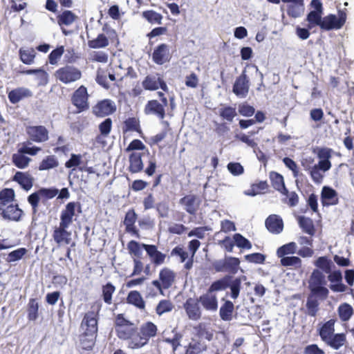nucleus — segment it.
I'll return each mask as SVG.
<instances>
[{
    "instance_id": "f257e3e1",
    "label": "nucleus",
    "mask_w": 354,
    "mask_h": 354,
    "mask_svg": "<svg viewBox=\"0 0 354 354\" xmlns=\"http://www.w3.org/2000/svg\"><path fill=\"white\" fill-rule=\"evenodd\" d=\"M115 330L117 337L125 341L130 349H139L145 346L140 335L138 327L131 321L127 319L122 313L115 317Z\"/></svg>"
},
{
    "instance_id": "f03ea898",
    "label": "nucleus",
    "mask_w": 354,
    "mask_h": 354,
    "mask_svg": "<svg viewBox=\"0 0 354 354\" xmlns=\"http://www.w3.org/2000/svg\"><path fill=\"white\" fill-rule=\"evenodd\" d=\"M336 319L320 323L317 328V333L322 342L333 350H339L347 344L346 335L344 333H335Z\"/></svg>"
},
{
    "instance_id": "7ed1b4c3",
    "label": "nucleus",
    "mask_w": 354,
    "mask_h": 354,
    "mask_svg": "<svg viewBox=\"0 0 354 354\" xmlns=\"http://www.w3.org/2000/svg\"><path fill=\"white\" fill-rule=\"evenodd\" d=\"M59 193L58 198H68L70 193L67 188H62L60 192L57 188H40L28 196V202L32 207L33 214H36L39 210V203L41 201L46 204L48 200L55 198Z\"/></svg>"
},
{
    "instance_id": "20e7f679",
    "label": "nucleus",
    "mask_w": 354,
    "mask_h": 354,
    "mask_svg": "<svg viewBox=\"0 0 354 354\" xmlns=\"http://www.w3.org/2000/svg\"><path fill=\"white\" fill-rule=\"evenodd\" d=\"M242 279H245V277L243 276L242 277L233 278L231 275H225L223 277L214 281L209 286L208 292L221 291L230 288L231 290V297L236 299L239 296Z\"/></svg>"
},
{
    "instance_id": "39448f33",
    "label": "nucleus",
    "mask_w": 354,
    "mask_h": 354,
    "mask_svg": "<svg viewBox=\"0 0 354 354\" xmlns=\"http://www.w3.org/2000/svg\"><path fill=\"white\" fill-rule=\"evenodd\" d=\"M101 308V303L95 301L91 305V310L84 313L80 324V328L83 332L97 334L99 314Z\"/></svg>"
},
{
    "instance_id": "423d86ee",
    "label": "nucleus",
    "mask_w": 354,
    "mask_h": 354,
    "mask_svg": "<svg viewBox=\"0 0 354 354\" xmlns=\"http://www.w3.org/2000/svg\"><path fill=\"white\" fill-rule=\"evenodd\" d=\"M127 250L133 263V268L130 277L140 275L142 272L145 266L142 262V250L140 243L131 240L127 243Z\"/></svg>"
},
{
    "instance_id": "0eeeda50",
    "label": "nucleus",
    "mask_w": 354,
    "mask_h": 354,
    "mask_svg": "<svg viewBox=\"0 0 354 354\" xmlns=\"http://www.w3.org/2000/svg\"><path fill=\"white\" fill-rule=\"evenodd\" d=\"M55 77L60 82L68 84L75 82L82 78L81 71L71 65H65L55 72Z\"/></svg>"
},
{
    "instance_id": "6e6552de",
    "label": "nucleus",
    "mask_w": 354,
    "mask_h": 354,
    "mask_svg": "<svg viewBox=\"0 0 354 354\" xmlns=\"http://www.w3.org/2000/svg\"><path fill=\"white\" fill-rule=\"evenodd\" d=\"M176 274L175 272L168 267L160 269L158 279L153 280L151 284L163 295V290L171 288L175 282Z\"/></svg>"
},
{
    "instance_id": "1a4fd4ad",
    "label": "nucleus",
    "mask_w": 354,
    "mask_h": 354,
    "mask_svg": "<svg viewBox=\"0 0 354 354\" xmlns=\"http://www.w3.org/2000/svg\"><path fill=\"white\" fill-rule=\"evenodd\" d=\"M71 102L76 109V113H80L89 109V94L87 88L80 86L75 89L71 96Z\"/></svg>"
},
{
    "instance_id": "9d476101",
    "label": "nucleus",
    "mask_w": 354,
    "mask_h": 354,
    "mask_svg": "<svg viewBox=\"0 0 354 354\" xmlns=\"http://www.w3.org/2000/svg\"><path fill=\"white\" fill-rule=\"evenodd\" d=\"M326 284V281L324 273L318 269L314 270L310 277V291L313 293H319L321 299H326L329 294L328 288L324 287Z\"/></svg>"
},
{
    "instance_id": "9b49d317",
    "label": "nucleus",
    "mask_w": 354,
    "mask_h": 354,
    "mask_svg": "<svg viewBox=\"0 0 354 354\" xmlns=\"http://www.w3.org/2000/svg\"><path fill=\"white\" fill-rule=\"evenodd\" d=\"M346 20V13L345 11L338 10V15L329 14L323 17L320 29L322 30H339L343 27Z\"/></svg>"
},
{
    "instance_id": "f8f14e48",
    "label": "nucleus",
    "mask_w": 354,
    "mask_h": 354,
    "mask_svg": "<svg viewBox=\"0 0 354 354\" xmlns=\"http://www.w3.org/2000/svg\"><path fill=\"white\" fill-rule=\"evenodd\" d=\"M239 265L240 260L239 258L228 257L223 259L216 261L212 266L216 272H228L234 274L237 273Z\"/></svg>"
},
{
    "instance_id": "ddd939ff",
    "label": "nucleus",
    "mask_w": 354,
    "mask_h": 354,
    "mask_svg": "<svg viewBox=\"0 0 354 354\" xmlns=\"http://www.w3.org/2000/svg\"><path fill=\"white\" fill-rule=\"evenodd\" d=\"M26 133L28 138L34 142H45L49 139V131L43 125H30L26 127Z\"/></svg>"
},
{
    "instance_id": "4468645a",
    "label": "nucleus",
    "mask_w": 354,
    "mask_h": 354,
    "mask_svg": "<svg viewBox=\"0 0 354 354\" xmlns=\"http://www.w3.org/2000/svg\"><path fill=\"white\" fill-rule=\"evenodd\" d=\"M76 212L80 214L82 212V205L78 201L68 203L64 209L60 214V223L71 225L73 221V217L76 215Z\"/></svg>"
},
{
    "instance_id": "2eb2a0df",
    "label": "nucleus",
    "mask_w": 354,
    "mask_h": 354,
    "mask_svg": "<svg viewBox=\"0 0 354 354\" xmlns=\"http://www.w3.org/2000/svg\"><path fill=\"white\" fill-rule=\"evenodd\" d=\"M116 111V106L110 99L98 101L93 107L92 113L98 118H104L113 114Z\"/></svg>"
},
{
    "instance_id": "dca6fc26",
    "label": "nucleus",
    "mask_w": 354,
    "mask_h": 354,
    "mask_svg": "<svg viewBox=\"0 0 354 354\" xmlns=\"http://www.w3.org/2000/svg\"><path fill=\"white\" fill-rule=\"evenodd\" d=\"M107 35L108 37L103 33L99 34L95 39L88 41V46L91 48L94 49L103 48L109 46V40L111 42L118 40V35L115 30L109 29L107 30Z\"/></svg>"
},
{
    "instance_id": "f3484780",
    "label": "nucleus",
    "mask_w": 354,
    "mask_h": 354,
    "mask_svg": "<svg viewBox=\"0 0 354 354\" xmlns=\"http://www.w3.org/2000/svg\"><path fill=\"white\" fill-rule=\"evenodd\" d=\"M69 226L59 222V226L54 227L52 236L58 246L68 245L71 243V232L67 230Z\"/></svg>"
},
{
    "instance_id": "a211bd4d",
    "label": "nucleus",
    "mask_w": 354,
    "mask_h": 354,
    "mask_svg": "<svg viewBox=\"0 0 354 354\" xmlns=\"http://www.w3.org/2000/svg\"><path fill=\"white\" fill-rule=\"evenodd\" d=\"M142 250H145L153 267L156 268L165 262L167 255L158 250L156 245L140 243Z\"/></svg>"
},
{
    "instance_id": "6ab92c4d",
    "label": "nucleus",
    "mask_w": 354,
    "mask_h": 354,
    "mask_svg": "<svg viewBox=\"0 0 354 354\" xmlns=\"http://www.w3.org/2000/svg\"><path fill=\"white\" fill-rule=\"evenodd\" d=\"M171 58L169 46L167 44H160L153 50L152 60L158 65H162L169 62Z\"/></svg>"
},
{
    "instance_id": "aec40b11",
    "label": "nucleus",
    "mask_w": 354,
    "mask_h": 354,
    "mask_svg": "<svg viewBox=\"0 0 354 354\" xmlns=\"http://www.w3.org/2000/svg\"><path fill=\"white\" fill-rule=\"evenodd\" d=\"M319 300H322L321 299V296L319 293H313V292H310L308 294L306 302V315L315 317H317L319 311Z\"/></svg>"
},
{
    "instance_id": "412c9836",
    "label": "nucleus",
    "mask_w": 354,
    "mask_h": 354,
    "mask_svg": "<svg viewBox=\"0 0 354 354\" xmlns=\"http://www.w3.org/2000/svg\"><path fill=\"white\" fill-rule=\"evenodd\" d=\"M143 88L147 91H156L160 88L164 91H168V87L165 80L160 77L149 75L142 82Z\"/></svg>"
},
{
    "instance_id": "4be33fe9",
    "label": "nucleus",
    "mask_w": 354,
    "mask_h": 354,
    "mask_svg": "<svg viewBox=\"0 0 354 354\" xmlns=\"http://www.w3.org/2000/svg\"><path fill=\"white\" fill-rule=\"evenodd\" d=\"M77 19L78 17L69 10H65L56 16L57 24L59 26L62 33L65 35H68V32L64 27L71 26Z\"/></svg>"
},
{
    "instance_id": "5701e85b",
    "label": "nucleus",
    "mask_w": 354,
    "mask_h": 354,
    "mask_svg": "<svg viewBox=\"0 0 354 354\" xmlns=\"http://www.w3.org/2000/svg\"><path fill=\"white\" fill-rule=\"evenodd\" d=\"M183 306L189 319L197 321L201 318L202 312L197 299L188 298Z\"/></svg>"
},
{
    "instance_id": "b1692460",
    "label": "nucleus",
    "mask_w": 354,
    "mask_h": 354,
    "mask_svg": "<svg viewBox=\"0 0 354 354\" xmlns=\"http://www.w3.org/2000/svg\"><path fill=\"white\" fill-rule=\"evenodd\" d=\"M249 80L245 72L242 73L235 80L233 85L234 93L241 97H245L249 91Z\"/></svg>"
},
{
    "instance_id": "393cba45",
    "label": "nucleus",
    "mask_w": 354,
    "mask_h": 354,
    "mask_svg": "<svg viewBox=\"0 0 354 354\" xmlns=\"http://www.w3.org/2000/svg\"><path fill=\"white\" fill-rule=\"evenodd\" d=\"M168 104L159 102L157 100H151L147 102L145 106V113L147 115L153 114L162 120L165 117V108Z\"/></svg>"
},
{
    "instance_id": "a878e982",
    "label": "nucleus",
    "mask_w": 354,
    "mask_h": 354,
    "mask_svg": "<svg viewBox=\"0 0 354 354\" xmlns=\"http://www.w3.org/2000/svg\"><path fill=\"white\" fill-rule=\"evenodd\" d=\"M137 217L135 210L133 209H129L125 214L123 223L125 226V232L139 239L140 237V232L135 225Z\"/></svg>"
},
{
    "instance_id": "bb28decb",
    "label": "nucleus",
    "mask_w": 354,
    "mask_h": 354,
    "mask_svg": "<svg viewBox=\"0 0 354 354\" xmlns=\"http://www.w3.org/2000/svg\"><path fill=\"white\" fill-rule=\"evenodd\" d=\"M321 202L323 206L336 205L339 203L337 192L330 187H323L321 192Z\"/></svg>"
},
{
    "instance_id": "cd10ccee",
    "label": "nucleus",
    "mask_w": 354,
    "mask_h": 354,
    "mask_svg": "<svg viewBox=\"0 0 354 354\" xmlns=\"http://www.w3.org/2000/svg\"><path fill=\"white\" fill-rule=\"evenodd\" d=\"M179 203L183 205L185 210L191 215H195L200 206V201L194 194L183 196L180 199Z\"/></svg>"
},
{
    "instance_id": "c85d7f7f",
    "label": "nucleus",
    "mask_w": 354,
    "mask_h": 354,
    "mask_svg": "<svg viewBox=\"0 0 354 354\" xmlns=\"http://www.w3.org/2000/svg\"><path fill=\"white\" fill-rule=\"evenodd\" d=\"M138 329L145 346L149 343L150 339L157 335L158 330V326L150 321L143 323Z\"/></svg>"
},
{
    "instance_id": "c756f323",
    "label": "nucleus",
    "mask_w": 354,
    "mask_h": 354,
    "mask_svg": "<svg viewBox=\"0 0 354 354\" xmlns=\"http://www.w3.org/2000/svg\"><path fill=\"white\" fill-rule=\"evenodd\" d=\"M1 216L6 220L19 221L23 214V211L19 208L17 205L10 204L3 206L0 209Z\"/></svg>"
},
{
    "instance_id": "7c9ffc66",
    "label": "nucleus",
    "mask_w": 354,
    "mask_h": 354,
    "mask_svg": "<svg viewBox=\"0 0 354 354\" xmlns=\"http://www.w3.org/2000/svg\"><path fill=\"white\" fill-rule=\"evenodd\" d=\"M330 167V161H319L318 164L315 165L309 171L312 180L317 183H321L324 178L322 172L329 170Z\"/></svg>"
},
{
    "instance_id": "2f4dec72",
    "label": "nucleus",
    "mask_w": 354,
    "mask_h": 354,
    "mask_svg": "<svg viewBox=\"0 0 354 354\" xmlns=\"http://www.w3.org/2000/svg\"><path fill=\"white\" fill-rule=\"evenodd\" d=\"M328 281L332 283L330 285V288L333 292H342L346 291V286L342 283V274L340 270L330 271V273H327Z\"/></svg>"
},
{
    "instance_id": "473e14b6",
    "label": "nucleus",
    "mask_w": 354,
    "mask_h": 354,
    "mask_svg": "<svg viewBox=\"0 0 354 354\" xmlns=\"http://www.w3.org/2000/svg\"><path fill=\"white\" fill-rule=\"evenodd\" d=\"M32 92L27 88L18 87L12 89L8 93V97L11 104H15L24 98L30 97Z\"/></svg>"
},
{
    "instance_id": "72a5a7b5",
    "label": "nucleus",
    "mask_w": 354,
    "mask_h": 354,
    "mask_svg": "<svg viewBox=\"0 0 354 354\" xmlns=\"http://www.w3.org/2000/svg\"><path fill=\"white\" fill-rule=\"evenodd\" d=\"M267 230L272 234H279L283 228L282 219L276 214L270 215L265 222Z\"/></svg>"
},
{
    "instance_id": "f704fd0d",
    "label": "nucleus",
    "mask_w": 354,
    "mask_h": 354,
    "mask_svg": "<svg viewBox=\"0 0 354 354\" xmlns=\"http://www.w3.org/2000/svg\"><path fill=\"white\" fill-rule=\"evenodd\" d=\"M97 334L83 332L79 335L80 346L83 350L90 351L94 347Z\"/></svg>"
},
{
    "instance_id": "c9c22d12",
    "label": "nucleus",
    "mask_w": 354,
    "mask_h": 354,
    "mask_svg": "<svg viewBox=\"0 0 354 354\" xmlns=\"http://www.w3.org/2000/svg\"><path fill=\"white\" fill-rule=\"evenodd\" d=\"M211 293L207 291V293L202 295L197 299L205 310L215 311L218 308V301L216 295Z\"/></svg>"
},
{
    "instance_id": "e433bc0d",
    "label": "nucleus",
    "mask_w": 354,
    "mask_h": 354,
    "mask_svg": "<svg viewBox=\"0 0 354 354\" xmlns=\"http://www.w3.org/2000/svg\"><path fill=\"white\" fill-rule=\"evenodd\" d=\"M129 166L128 170L132 174H136L143 170V162L142 154L138 152H133L129 157Z\"/></svg>"
},
{
    "instance_id": "4c0bfd02",
    "label": "nucleus",
    "mask_w": 354,
    "mask_h": 354,
    "mask_svg": "<svg viewBox=\"0 0 354 354\" xmlns=\"http://www.w3.org/2000/svg\"><path fill=\"white\" fill-rule=\"evenodd\" d=\"M126 301L141 310H145L146 306L145 301L138 290H131L127 295Z\"/></svg>"
},
{
    "instance_id": "58836bf2",
    "label": "nucleus",
    "mask_w": 354,
    "mask_h": 354,
    "mask_svg": "<svg viewBox=\"0 0 354 354\" xmlns=\"http://www.w3.org/2000/svg\"><path fill=\"white\" fill-rule=\"evenodd\" d=\"M269 178L270 180L272 187L278 191L279 192L287 193V188L285 185L284 179L281 174L276 171H270L269 174Z\"/></svg>"
},
{
    "instance_id": "ea45409f",
    "label": "nucleus",
    "mask_w": 354,
    "mask_h": 354,
    "mask_svg": "<svg viewBox=\"0 0 354 354\" xmlns=\"http://www.w3.org/2000/svg\"><path fill=\"white\" fill-rule=\"evenodd\" d=\"M13 180L17 182L26 191L30 189L33 185L32 178L29 174L21 171L16 172Z\"/></svg>"
},
{
    "instance_id": "a19ab883",
    "label": "nucleus",
    "mask_w": 354,
    "mask_h": 354,
    "mask_svg": "<svg viewBox=\"0 0 354 354\" xmlns=\"http://www.w3.org/2000/svg\"><path fill=\"white\" fill-rule=\"evenodd\" d=\"M39 302L37 298H30L28 300L26 311L28 321H35L39 317Z\"/></svg>"
},
{
    "instance_id": "79ce46f5",
    "label": "nucleus",
    "mask_w": 354,
    "mask_h": 354,
    "mask_svg": "<svg viewBox=\"0 0 354 354\" xmlns=\"http://www.w3.org/2000/svg\"><path fill=\"white\" fill-rule=\"evenodd\" d=\"M234 310V304L229 300H226L221 306L219 315L222 320L229 322L232 319V315Z\"/></svg>"
},
{
    "instance_id": "37998d69",
    "label": "nucleus",
    "mask_w": 354,
    "mask_h": 354,
    "mask_svg": "<svg viewBox=\"0 0 354 354\" xmlns=\"http://www.w3.org/2000/svg\"><path fill=\"white\" fill-rule=\"evenodd\" d=\"M141 17L151 24H162L163 16L153 10H146L141 13Z\"/></svg>"
},
{
    "instance_id": "c03bdc74",
    "label": "nucleus",
    "mask_w": 354,
    "mask_h": 354,
    "mask_svg": "<svg viewBox=\"0 0 354 354\" xmlns=\"http://www.w3.org/2000/svg\"><path fill=\"white\" fill-rule=\"evenodd\" d=\"M19 59L25 64L30 65L35 62L36 52L33 48H20L19 50Z\"/></svg>"
},
{
    "instance_id": "a18cd8bd",
    "label": "nucleus",
    "mask_w": 354,
    "mask_h": 354,
    "mask_svg": "<svg viewBox=\"0 0 354 354\" xmlns=\"http://www.w3.org/2000/svg\"><path fill=\"white\" fill-rule=\"evenodd\" d=\"M352 306L348 303H342L337 308V314L342 322H348L353 315Z\"/></svg>"
},
{
    "instance_id": "49530a36",
    "label": "nucleus",
    "mask_w": 354,
    "mask_h": 354,
    "mask_svg": "<svg viewBox=\"0 0 354 354\" xmlns=\"http://www.w3.org/2000/svg\"><path fill=\"white\" fill-rule=\"evenodd\" d=\"M115 290V286L111 282L102 286V298L106 304L111 305L113 303V295Z\"/></svg>"
},
{
    "instance_id": "de8ad7c7",
    "label": "nucleus",
    "mask_w": 354,
    "mask_h": 354,
    "mask_svg": "<svg viewBox=\"0 0 354 354\" xmlns=\"http://www.w3.org/2000/svg\"><path fill=\"white\" fill-rule=\"evenodd\" d=\"M268 187L269 185L266 180L259 181L252 184L250 188L245 192V194L248 196H254L258 194H264Z\"/></svg>"
},
{
    "instance_id": "09e8293b",
    "label": "nucleus",
    "mask_w": 354,
    "mask_h": 354,
    "mask_svg": "<svg viewBox=\"0 0 354 354\" xmlns=\"http://www.w3.org/2000/svg\"><path fill=\"white\" fill-rule=\"evenodd\" d=\"M219 116L228 122H232L236 116V108L229 105H222L218 110Z\"/></svg>"
},
{
    "instance_id": "8fccbe9b",
    "label": "nucleus",
    "mask_w": 354,
    "mask_h": 354,
    "mask_svg": "<svg viewBox=\"0 0 354 354\" xmlns=\"http://www.w3.org/2000/svg\"><path fill=\"white\" fill-rule=\"evenodd\" d=\"M314 264L319 270L326 274L330 273L335 266L333 261L326 256L318 257Z\"/></svg>"
},
{
    "instance_id": "3c124183",
    "label": "nucleus",
    "mask_w": 354,
    "mask_h": 354,
    "mask_svg": "<svg viewBox=\"0 0 354 354\" xmlns=\"http://www.w3.org/2000/svg\"><path fill=\"white\" fill-rule=\"evenodd\" d=\"M323 12L311 10L306 16V20L308 21L307 27L312 29L314 27L319 26L320 28Z\"/></svg>"
},
{
    "instance_id": "603ef678",
    "label": "nucleus",
    "mask_w": 354,
    "mask_h": 354,
    "mask_svg": "<svg viewBox=\"0 0 354 354\" xmlns=\"http://www.w3.org/2000/svg\"><path fill=\"white\" fill-rule=\"evenodd\" d=\"M122 130L124 133L128 131L141 133L142 130L139 119L136 117L128 118L124 121Z\"/></svg>"
},
{
    "instance_id": "864d4df0",
    "label": "nucleus",
    "mask_w": 354,
    "mask_h": 354,
    "mask_svg": "<svg viewBox=\"0 0 354 354\" xmlns=\"http://www.w3.org/2000/svg\"><path fill=\"white\" fill-rule=\"evenodd\" d=\"M298 221L300 227L305 233L310 236H313L315 234V228L311 218L305 216H299Z\"/></svg>"
},
{
    "instance_id": "5fc2aeb1",
    "label": "nucleus",
    "mask_w": 354,
    "mask_h": 354,
    "mask_svg": "<svg viewBox=\"0 0 354 354\" xmlns=\"http://www.w3.org/2000/svg\"><path fill=\"white\" fill-rule=\"evenodd\" d=\"M59 165V161L54 155H49L45 157L39 165V169L40 171L49 170L50 169L56 168Z\"/></svg>"
},
{
    "instance_id": "6e6d98bb",
    "label": "nucleus",
    "mask_w": 354,
    "mask_h": 354,
    "mask_svg": "<svg viewBox=\"0 0 354 354\" xmlns=\"http://www.w3.org/2000/svg\"><path fill=\"white\" fill-rule=\"evenodd\" d=\"M15 198V192L11 188H5L0 192V209L11 203Z\"/></svg>"
},
{
    "instance_id": "4d7b16f0",
    "label": "nucleus",
    "mask_w": 354,
    "mask_h": 354,
    "mask_svg": "<svg viewBox=\"0 0 354 354\" xmlns=\"http://www.w3.org/2000/svg\"><path fill=\"white\" fill-rule=\"evenodd\" d=\"M280 263L282 266L290 267L295 269L301 267V259L295 256L281 257Z\"/></svg>"
},
{
    "instance_id": "13d9d810",
    "label": "nucleus",
    "mask_w": 354,
    "mask_h": 354,
    "mask_svg": "<svg viewBox=\"0 0 354 354\" xmlns=\"http://www.w3.org/2000/svg\"><path fill=\"white\" fill-rule=\"evenodd\" d=\"M174 308V305L169 299L160 300L156 307V313L160 316L164 313L171 312Z\"/></svg>"
},
{
    "instance_id": "bf43d9fd",
    "label": "nucleus",
    "mask_w": 354,
    "mask_h": 354,
    "mask_svg": "<svg viewBox=\"0 0 354 354\" xmlns=\"http://www.w3.org/2000/svg\"><path fill=\"white\" fill-rule=\"evenodd\" d=\"M24 154L20 153H14L12 156V163L19 169L26 168L30 161V159Z\"/></svg>"
},
{
    "instance_id": "052dcab7",
    "label": "nucleus",
    "mask_w": 354,
    "mask_h": 354,
    "mask_svg": "<svg viewBox=\"0 0 354 354\" xmlns=\"http://www.w3.org/2000/svg\"><path fill=\"white\" fill-rule=\"evenodd\" d=\"M297 250V245L295 242H290L277 249V254L278 257H283L287 254H295Z\"/></svg>"
},
{
    "instance_id": "680f3d73",
    "label": "nucleus",
    "mask_w": 354,
    "mask_h": 354,
    "mask_svg": "<svg viewBox=\"0 0 354 354\" xmlns=\"http://www.w3.org/2000/svg\"><path fill=\"white\" fill-rule=\"evenodd\" d=\"M304 1L301 3H295L288 6L287 14L291 17L297 18L304 12Z\"/></svg>"
},
{
    "instance_id": "e2e57ef3",
    "label": "nucleus",
    "mask_w": 354,
    "mask_h": 354,
    "mask_svg": "<svg viewBox=\"0 0 354 354\" xmlns=\"http://www.w3.org/2000/svg\"><path fill=\"white\" fill-rule=\"evenodd\" d=\"M281 194L286 196V198L282 201L285 204H287L289 207H295L299 203V196L295 192H289L287 189V193L285 192H281Z\"/></svg>"
},
{
    "instance_id": "0e129e2a",
    "label": "nucleus",
    "mask_w": 354,
    "mask_h": 354,
    "mask_svg": "<svg viewBox=\"0 0 354 354\" xmlns=\"http://www.w3.org/2000/svg\"><path fill=\"white\" fill-rule=\"evenodd\" d=\"M28 250L25 248H19L15 250L10 252L6 261L8 263L19 261L23 258V257L27 253Z\"/></svg>"
},
{
    "instance_id": "69168bd1",
    "label": "nucleus",
    "mask_w": 354,
    "mask_h": 354,
    "mask_svg": "<svg viewBox=\"0 0 354 354\" xmlns=\"http://www.w3.org/2000/svg\"><path fill=\"white\" fill-rule=\"evenodd\" d=\"M64 53V47L63 46H58L53 50L48 55L49 63L52 65H56Z\"/></svg>"
},
{
    "instance_id": "338daca9",
    "label": "nucleus",
    "mask_w": 354,
    "mask_h": 354,
    "mask_svg": "<svg viewBox=\"0 0 354 354\" xmlns=\"http://www.w3.org/2000/svg\"><path fill=\"white\" fill-rule=\"evenodd\" d=\"M233 239L237 247L248 250L252 248V244L250 241L245 238L242 234L239 233L234 234Z\"/></svg>"
},
{
    "instance_id": "774afa93",
    "label": "nucleus",
    "mask_w": 354,
    "mask_h": 354,
    "mask_svg": "<svg viewBox=\"0 0 354 354\" xmlns=\"http://www.w3.org/2000/svg\"><path fill=\"white\" fill-rule=\"evenodd\" d=\"M238 111L239 114L243 117H251L255 113L254 107L247 102L239 104Z\"/></svg>"
}]
</instances>
